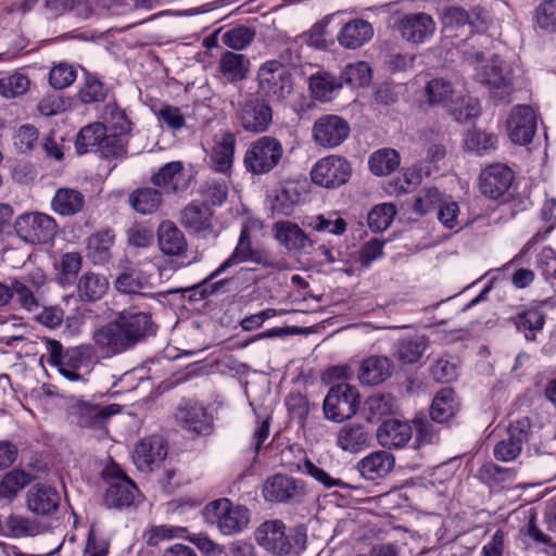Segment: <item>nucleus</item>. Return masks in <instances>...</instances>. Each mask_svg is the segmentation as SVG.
<instances>
[{"label":"nucleus","instance_id":"nucleus-1","mask_svg":"<svg viewBox=\"0 0 556 556\" xmlns=\"http://www.w3.org/2000/svg\"><path fill=\"white\" fill-rule=\"evenodd\" d=\"M463 60L473 66L477 79L488 86L490 97L496 104H508L516 91L511 66L498 55L485 62L482 50L470 47L463 50Z\"/></svg>","mask_w":556,"mask_h":556},{"label":"nucleus","instance_id":"nucleus-2","mask_svg":"<svg viewBox=\"0 0 556 556\" xmlns=\"http://www.w3.org/2000/svg\"><path fill=\"white\" fill-rule=\"evenodd\" d=\"M424 96L429 106L447 108L459 123H465L479 113L477 102L463 97L453 83L443 77L430 79L425 86Z\"/></svg>","mask_w":556,"mask_h":556},{"label":"nucleus","instance_id":"nucleus-3","mask_svg":"<svg viewBox=\"0 0 556 556\" xmlns=\"http://www.w3.org/2000/svg\"><path fill=\"white\" fill-rule=\"evenodd\" d=\"M205 520L216 526L224 535H235L242 532L250 522V510L242 505L233 504L223 497L208 503L204 510Z\"/></svg>","mask_w":556,"mask_h":556},{"label":"nucleus","instance_id":"nucleus-4","mask_svg":"<svg viewBox=\"0 0 556 556\" xmlns=\"http://www.w3.org/2000/svg\"><path fill=\"white\" fill-rule=\"evenodd\" d=\"M49 363L58 367L60 374L70 381L83 380L81 369L88 370L92 357V348L79 345L63 351L62 344L55 340L47 341Z\"/></svg>","mask_w":556,"mask_h":556},{"label":"nucleus","instance_id":"nucleus-5","mask_svg":"<svg viewBox=\"0 0 556 556\" xmlns=\"http://www.w3.org/2000/svg\"><path fill=\"white\" fill-rule=\"evenodd\" d=\"M103 478L108 484L103 496L105 507L122 510L139 502L138 488L116 465L108 467Z\"/></svg>","mask_w":556,"mask_h":556},{"label":"nucleus","instance_id":"nucleus-6","mask_svg":"<svg viewBox=\"0 0 556 556\" xmlns=\"http://www.w3.org/2000/svg\"><path fill=\"white\" fill-rule=\"evenodd\" d=\"M281 142L271 136H263L253 141L245 151L243 163L253 175H264L271 172L283 155Z\"/></svg>","mask_w":556,"mask_h":556},{"label":"nucleus","instance_id":"nucleus-7","mask_svg":"<svg viewBox=\"0 0 556 556\" xmlns=\"http://www.w3.org/2000/svg\"><path fill=\"white\" fill-rule=\"evenodd\" d=\"M359 394L355 387L341 382L332 386L324 400V414L328 420L342 422L352 418L358 408Z\"/></svg>","mask_w":556,"mask_h":556},{"label":"nucleus","instance_id":"nucleus-8","mask_svg":"<svg viewBox=\"0 0 556 556\" xmlns=\"http://www.w3.org/2000/svg\"><path fill=\"white\" fill-rule=\"evenodd\" d=\"M17 236L27 243L43 244L50 242L58 231L53 217L43 213H24L14 222Z\"/></svg>","mask_w":556,"mask_h":556},{"label":"nucleus","instance_id":"nucleus-9","mask_svg":"<svg viewBox=\"0 0 556 556\" xmlns=\"http://www.w3.org/2000/svg\"><path fill=\"white\" fill-rule=\"evenodd\" d=\"M260 90L274 100L286 99L293 89L291 74L276 60L263 63L257 72Z\"/></svg>","mask_w":556,"mask_h":556},{"label":"nucleus","instance_id":"nucleus-10","mask_svg":"<svg viewBox=\"0 0 556 556\" xmlns=\"http://www.w3.org/2000/svg\"><path fill=\"white\" fill-rule=\"evenodd\" d=\"M350 163L342 156L328 155L313 166L311 170L312 181L324 188H338L344 185L351 177Z\"/></svg>","mask_w":556,"mask_h":556},{"label":"nucleus","instance_id":"nucleus-11","mask_svg":"<svg viewBox=\"0 0 556 556\" xmlns=\"http://www.w3.org/2000/svg\"><path fill=\"white\" fill-rule=\"evenodd\" d=\"M394 27L405 41L422 45L433 37L437 24L430 14L416 12L399 17Z\"/></svg>","mask_w":556,"mask_h":556},{"label":"nucleus","instance_id":"nucleus-12","mask_svg":"<svg viewBox=\"0 0 556 556\" xmlns=\"http://www.w3.org/2000/svg\"><path fill=\"white\" fill-rule=\"evenodd\" d=\"M236 118L249 132H264L273 122L271 108L261 99H250L239 104Z\"/></svg>","mask_w":556,"mask_h":556},{"label":"nucleus","instance_id":"nucleus-13","mask_svg":"<svg viewBox=\"0 0 556 556\" xmlns=\"http://www.w3.org/2000/svg\"><path fill=\"white\" fill-rule=\"evenodd\" d=\"M121 412V405H100L79 400L71 406L73 420L83 428H103L108 419Z\"/></svg>","mask_w":556,"mask_h":556},{"label":"nucleus","instance_id":"nucleus-14","mask_svg":"<svg viewBox=\"0 0 556 556\" xmlns=\"http://www.w3.org/2000/svg\"><path fill=\"white\" fill-rule=\"evenodd\" d=\"M312 131L318 146L332 149L346 140L350 126L345 119L338 115H324L314 123Z\"/></svg>","mask_w":556,"mask_h":556},{"label":"nucleus","instance_id":"nucleus-15","mask_svg":"<svg viewBox=\"0 0 556 556\" xmlns=\"http://www.w3.org/2000/svg\"><path fill=\"white\" fill-rule=\"evenodd\" d=\"M536 114L531 106H515L506 124L509 139L519 146L530 143L536 131Z\"/></svg>","mask_w":556,"mask_h":556},{"label":"nucleus","instance_id":"nucleus-16","mask_svg":"<svg viewBox=\"0 0 556 556\" xmlns=\"http://www.w3.org/2000/svg\"><path fill=\"white\" fill-rule=\"evenodd\" d=\"M116 319L129 349L154 333V324L149 313L123 309Z\"/></svg>","mask_w":556,"mask_h":556},{"label":"nucleus","instance_id":"nucleus-17","mask_svg":"<svg viewBox=\"0 0 556 556\" xmlns=\"http://www.w3.org/2000/svg\"><path fill=\"white\" fill-rule=\"evenodd\" d=\"M263 496L267 502L287 503L304 495V483L287 475L269 477L263 485Z\"/></svg>","mask_w":556,"mask_h":556},{"label":"nucleus","instance_id":"nucleus-18","mask_svg":"<svg viewBox=\"0 0 556 556\" xmlns=\"http://www.w3.org/2000/svg\"><path fill=\"white\" fill-rule=\"evenodd\" d=\"M530 421L521 418L513 422L507 431V438L500 441L493 450L494 457L501 462L514 460L522 450L523 443L528 440Z\"/></svg>","mask_w":556,"mask_h":556},{"label":"nucleus","instance_id":"nucleus-19","mask_svg":"<svg viewBox=\"0 0 556 556\" xmlns=\"http://www.w3.org/2000/svg\"><path fill=\"white\" fill-rule=\"evenodd\" d=\"M255 540L258 545L266 551L287 555L291 549V544L286 535V527L280 520H267L255 530Z\"/></svg>","mask_w":556,"mask_h":556},{"label":"nucleus","instance_id":"nucleus-20","mask_svg":"<svg viewBox=\"0 0 556 556\" xmlns=\"http://www.w3.org/2000/svg\"><path fill=\"white\" fill-rule=\"evenodd\" d=\"M94 346L105 356H113L129 350L123 330L115 318L92 332Z\"/></svg>","mask_w":556,"mask_h":556},{"label":"nucleus","instance_id":"nucleus-21","mask_svg":"<svg viewBox=\"0 0 556 556\" xmlns=\"http://www.w3.org/2000/svg\"><path fill=\"white\" fill-rule=\"evenodd\" d=\"M513 179V173L507 166L491 165L480 174V190L484 195L497 199L509 189Z\"/></svg>","mask_w":556,"mask_h":556},{"label":"nucleus","instance_id":"nucleus-22","mask_svg":"<svg viewBox=\"0 0 556 556\" xmlns=\"http://www.w3.org/2000/svg\"><path fill=\"white\" fill-rule=\"evenodd\" d=\"M167 455L165 441L161 437L142 439L134 452V462L139 470H152L159 466Z\"/></svg>","mask_w":556,"mask_h":556},{"label":"nucleus","instance_id":"nucleus-23","mask_svg":"<svg viewBox=\"0 0 556 556\" xmlns=\"http://www.w3.org/2000/svg\"><path fill=\"white\" fill-rule=\"evenodd\" d=\"M157 243L166 256L185 257L188 242L184 232L170 220H164L157 228Z\"/></svg>","mask_w":556,"mask_h":556},{"label":"nucleus","instance_id":"nucleus-24","mask_svg":"<svg viewBox=\"0 0 556 556\" xmlns=\"http://www.w3.org/2000/svg\"><path fill=\"white\" fill-rule=\"evenodd\" d=\"M236 143V137L230 131H224L215 136L214 146L208 155V164L215 172L226 174L230 170L233 163Z\"/></svg>","mask_w":556,"mask_h":556},{"label":"nucleus","instance_id":"nucleus-25","mask_svg":"<svg viewBox=\"0 0 556 556\" xmlns=\"http://www.w3.org/2000/svg\"><path fill=\"white\" fill-rule=\"evenodd\" d=\"M394 465L395 459L391 453L377 451L363 457L357 463V470L364 479L376 481L388 476L394 468Z\"/></svg>","mask_w":556,"mask_h":556},{"label":"nucleus","instance_id":"nucleus-26","mask_svg":"<svg viewBox=\"0 0 556 556\" xmlns=\"http://www.w3.org/2000/svg\"><path fill=\"white\" fill-rule=\"evenodd\" d=\"M392 361L382 355H371L365 358L358 369V380L362 384L376 386L391 377Z\"/></svg>","mask_w":556,"mask_h":556},{"label":"nucleus","instance_id":"nucleus-27","mask_svg":"<svg viewBox=\"0 0 556 556\" xmlns=\"http://www.w3.org/2000/svg\"><path fill=\"white\" fill-rule=\"evenodd\" d=\"M374 36L372 25L363 18H354L345 23L337 35L340 46L357 49L367 43Z\"/></svg>","mask_w":556,"mask_h":556},{"label":"nucleus","instance_id":"nucleus-28","mask_svg":"<svg viewBox=\"0 0 556 556\" xmlns=\"http://www.w3.org/2000/svg\"><path fill=\"white\" fill-rule=\"evenodd\" d=\"M413 430L409 424L397 419L383 421L377 430L379 443L387 448H401L412 439Z\"/></svg>","mask_w":556,"mask_h":556},{"label":"nucleus","instance_id":"nucleus-29","mask_svg":"<svg viewBox=\"0 0 556 556\" xmlns=\"http://www.w3.org/2000/svg\"><path fill=\"white\" fill-rule=\"evenodd\" d=\"M27 507L37 515H49L54 513L60 505L58 491L47 484L37 483L27 492Z\"/></svg>","mask_w":556,"mask_h":556},{"label":"nucleus","instance_id":"nucleus-30","mask_svg":"<svg viewBox=\"0 0 556 556\" xmlns=\"http://www.w3.org/2000/svg\"><path fill=\"white\" fill-rule=\"evenodd\" d=\"M369 433L358 422L345 424L336 433V446L343 452L358 453L368 446Z\"/></svg>","mask_w":556,"mask_h":556},{"label":"nucleus","instance_id":"nucleus-31","mask_svg":"<svg viewBox=\"0 0 556 556\" xmlns=\"http://www.w3.org/2000/svg\"><path fill=\"white\" fill-rule=\"evenodd\" d=\"M152 280L153 274L142 269H131L118 275L114 285L121 293L149 296L151 293L147 290L153 288Z\"/></svg>","mask_w":556,"mask_h":556},{"label":"nucleus","instance_id":"nucleus-32","mask_svg":"<svg viewBox=\"0 0 556 556\" xmlns=\"http://www.w3.org/2000/svg\"><path fill=\"white\" fill-rule=\"evenodd\" d=\"M177 422L187 431L195 434H206L211 428V421L204 407L188 403L179 406L175 415Z\"/></svg>","mask_w":556,"mask_h":556},{"label":"nucleus","instance_id":"nucleus-33","mask_svg":"<svg viewBox=\"0 0 556 556\" xmlns=\"http://www.w3.org/2000/svg\"><path fill=\"white\" fill-rule=\"evenodd\" d=\"M85 206V197L72 188H60L51 201L54 213L61 216H73L81 212Z\"/></svg>","mask_w":556,"mask_h":556},{"label":"nucleus","instance_id":"nucleus-34","mask_svg":"<svg viewBox=\"0 0 556 556\" xmlns=\"http://www.w3.org/2000/svg\"><path fill=\"white\" fill-rule=\"evenodd\" d=\"M250 67L249 59L240 53L225 52L218 64L222 77L231 84L247 78Z\"/></svg>","mask_w":556,"mask_h":556},{"label":"nucleus","instance_id":"nucleus-35","mask_svg":"<svg viewBox=\"0 0 556 556\" xmlns=\"http://www.w3.org/2000/svg\"><path fill=\"white\" fill-rule=\"evenodd\" d=\"M114 240L115 233L111 229H104L91 235L87 239V256L93 264H105L111 258V249Z\"/></svg>","mask_w":556,"mask_h":556},{"label":"nucleus","instance_id":"nucleus-36","mask_svg":"<svg viewBox=\"0 0 556 556\" xmlns=\"http://www.w3.org/2000/svg\"><path fill=\"white\" fill-rule=\"evenodd\" d=\"M276 240L289 250H302L312 244L307 235L294 223L278 222L274 225Z\"/></svg>","mask_w":556,"mask_h":556},{"label":"nucleus","instance_id":"nucleus-37","mask_svg":"<svg viewBox=\"0 0 556 556\" xmlns=\"http://www.w3.org/2000/svg\"><path fill=\"white\" fill-rule=\"evenodd\" d=\"M545 319L546 315L543 311L536 307H525L516 314L514 324L528 341H533L536 338V332L543 329Z\"/></svg>","mask_w":556,"mask_h":556},{"label":"nucleus","instance_id":"nucleus-38","mask_svg":"<svg viewBox=\"0 0 556 556\" xmlns=\"http://www.w3.org/2000/svg\"><path fill=\"white\" fill-rule=\"evenodd\" d=\"M458 409V402L452 389L439 391L430 408V416L433 421L445 422L452 418Z\"/></svg>","mask_w":556,"mask_h":556},{"label":"nucleus","instance_id":"nucleus-39","mask_svg":"<svg viewBox=\"0 0 556 556\" xmlns=\"http://www.w3.org/2000/svg\"><path fill=\"white\" fill-rule=\"evenodd\" d=\"M253 248L251 244V239L249 235L248 228H243L241 230L238 243L231 253V255L225 260L212 274L211 278H217L220 276L224 271H226L228 268L238 265L240 263L249 262L252 253Z\"/></svg>","mask_w":556,"mask_h":556},{"label":"nucleus","instance_id":"nucleus-40","mask_svg":"<svg viewBox=\"0 0 556 556\" xmlns=\"http://www.w3.org/2000/svg\"><path fill=\"white\" fill-rule=\"evenodd\" d=\"M108 279L96 273H85L78 281V295L85 301L94 302L100 300L108 291Z\"/></svg>","mask_w":556,"mask_h":556},{"label":"nucleus","instance_id":"nucleus-41","mask_svg":"<svg viewBox=\"0 0 556 556\" xmlns=\"http://www.w3.org/2000/svg\"><path fill=\"white\" fill-rule=\"evenodd\" d=\"M112 138H106V127L102 123H93L85 126L78 132L75 147L78 154H85L92 148L99 147L102 142H109Z\"/></svg>","mask_w":556,"mask_h":556},{"label":"nucleus","instance_id":"nucleus-42","mask_svg":"<svg viewBox=\"0 0 556 556\" xmlns=\"http://www.w3.org/2000/svg\"><path fill=\"white\" fill-rule=\"evenodd\" d=\"M154 186L163 188L166 192H176L184 180V166L181 162H169L152 176Z\"/></svg>","mask_w":556,"mask_h":556},{"label":"nucleus","instance_id":"nucleus-43","mask_svg":"<svg viewBox=\"0 0 556 556\" xmlns=\"http://www.w3.org/2000/svg\"><path fill=\"white\" fill-rule=\"evenodd\" d=\"M400 163L399 152L390 148L374 152L368 160L369 169L376 176L390 175L400 166Z\"/></svg>","mask_w":556,"mask_h":556},{"label":"nucleus","instance_id":"nucleus-44","mask_svg":"<svg viewBox=\"0 0 556 556\" xmlns=\"http://www.w3.org/2000/svg\"><path fill=\"white\" fill-rule=\"evenodd\" d=\"M31 479V475L22 469L15 468L7 472L0 482V498L13 501Z\"/></svg>","mask_w":556,"mask_h":556},{"label":"nucleus","instance_id":"nucleus-45","mask_svg":"<svg viewBox=\"0 0 556 556\" xmlns=\"http://www.w3.org/2000/svg\"><path fill=\"white\" fill-rule=\"evenodd\" d=\"M129 203L136 212L142 215L152 214L161 206L162 194L153 188L137 189L129 195Z\"/></svg>","mask_w":556,"mask_h":556},{"label":"nucleus","instance_id":"nucleus-46","mask_svg":"<svg viewBox=\"0 0 556 556\" xmlns=\"http://www.w3.org/2000/svg\"><path fill=\"white\" fill-rule=\"evenodd\" d=\"M342 87L340 78L328 72H317L309 77V89L315 99L319 101H329L332 93Z\"/></svg>","mask_w":556,"mask_h":556},{"label":"nucleus","instance_id":"nucleus-47","mask_svg":"<svg viewBox=\"0 0 556 556\" xmlns=\"http://www.w3.org/2000/svg\"><path fill=\"white\" fill-rule=\"evenodd\" d=\"M427 348V339L424 336L404 338L396 343V356L404 364H413L419 361Z\"/></svg>","mask_w":556,"mask_h":556},{"label":"nucleus","instance_id":"nucleus-48","mask_svg":"<svg viewBox=\"0 0 556 556\" xmlns=\"http://www.w3.org/2000/svg\"><path fill=\"white\" fill-rule=\"evenodd\" d=\"M180 222L195 232L204 231L211 227L210 211L206 206L191 203L181 211Z\"/></svg>","mask_w":556,"mask_h":556},{"label":"nucleus","instance_id":"nucleus-49","mask_svg":"<svg viewBox=\"0 0 556 556\" xmlns=\"http://www.w3.org/2000/svg\"><path fill=\"white\" fill-rule=\"evenodd\" d=\"M340 80L351 87H364L371 80V68L363 61L348 64L341 72Z\"/></svg>","mask_w":556,"mask_h":556},{"label":"nucleus","instance_id":"nucleus-50","mask_svg":"<svg viewBox=\"0 0 556 556\" xmlns=\"http://www.w3.org/2000/svg\"><path fill=\"white\" fill-rule=\"evenodd\" d=\"M535 27L544 34H556V0L542 1L534 11Z\"/></svg>","mask_w":556,"mask_h":556},{"label":"nucleus","instance_id":"nucleus-51","mask_svg":"<svg viewBox=\"0 0 556 556\" xmlns=\"http://www.w3.org/2000/svg\"><path fill=\"white\" fill-rule=\"evenodd\" d=\"M395 214L396 208L393 204H378L368 213V226L374 232L383 231L391 225Z\"/></svg>","mask_w":556,"mask_h":556},{"label":"nucleus","instance_id":"nucleus-52","mask_svg":"<svg viewBox=\"0 0 556 556\" xmlns=\"http://www.w3.org/2000/svg\"><path fill=\"white\" fill-rule=\"evenodd\" d=\"M298 468L302 473L312 477L326 489H331L336 486L342 489L349 488V485L345 482L338 478L331 477L323 468L315 465L309 458H304L303 462L298 465Z\"/></svg>","mask_w":556,"mask_h":556},{"label":"nucleus","instance_id":"nucleus-53","mask_svg":"<svg viewBox=\"0 0 556 556\" xmlns=\"http://www.w3.org/2000/svg\"><path fill=\"white\" fill-rule=\"evenodd\" d=\"M309 226L318 232L328 231L331 235L341 236L346 231L348 223L338 213L333 212L328 215L313 217Z\"/></svg>","mask_w":556,"mask_h":556},{"label":"nucleus","instance_id":"nucleus-54","mask_svg":"<svg viewBox=\"0 0 556 556\" xmlns=\"http://www.w3.org/2000/svg\"><path fill=\"white\" fill-rule=\"evenodd\" d=\"M109 88L97 77L88 75L83 87L79 90V98L83 103H96L104 101Z\"/></svg>","mask_w":556,"mask_h":556},{"label":"nucleus","instance_id":"nucleus-55","mask_svg":"<svg viewBox=\"0 0 556 556\" xmlns=\"http://www.w3.org/2000/svg\"><path fill=\"white\" fill-rule=\"evenodd\" d=\"M366 407L371 419H379L393 414L396 403L391 394H374L367 399Z\"/></svg>","mask_w":556,"mask_h":556},{"label":"nucleus","instance_id":"nucleus-56","mask_svg":"<svg viewBox=\"0 0 556 556\" xmlns=\"http://www.w3.org/2000/svg\"><path fill=\"white\" fill-rule=\"evenodd\" d=\"M466 148L478 155H485L495 149L496 137L480 130H473L467 134L465 139Z\"/></svg>","mask_w":556,"mask_h":556},{"label":"nucleus","instance_id":"nucleus-57","mask_svg":"<svg viewBox=\"0 0 556 556\" xmlns=\"http://www.w3.org/2000/svg\"><path fill=\"white\" fill-rule=\"evenodd\" d=\"M536 268L552 287H556V252L551 247H544L536 256Z\"/></svg>","mask_w":556,"mask_h":556},{"label":"nucleus","instance_id":"nucleus-58","mask_svg":"<svg viewBox=\"0 0 556 556\" xmlns=\"http://www.w3.org/2000/svg\"><path fill=\"white\" fill-rule=\"evenodd\" d=\"M29 88V79L21 73L0 78V94L4 98H15L24 94Z\"/></svg>","mask_w":556,"mask_h":556},{"label":"nucleus","instance_id":"nucleus-59","mask_svg":"<svg viewBox=\"0 0 556 556\" xmlns=\"http://www.w3.org/2000/svg\"><path fill=\"white\" fill-rule=\"evenodd\" d=\"M255 36V31L250 27L237 26L227 30L223 37V42L235 50L244 49L249 46Z\"/></svg>","mask_w":556,"mask_h":556},{"label":"nucleus","instance_id":"nucleus-60","mask_svg":"<svg viewBox=\"0 0 556 556\" xmlns=\"http://www.w3.org/2000/svg\"><path fill=\"white\" fill-rule=\"evenodd\" d=\"M12 291L15 301L28 312H36L39 303L34 295V290L28 286L27 280H14Z\"/></svg>","mask_w":556,"mask_h":556},{"label":"nucleus","instance_id":"nucleus-61","mask_svg":"<svg viewBox=\"0 0 556 556\" xmlns=\"http://www.w3.org/2000/svg\"><path fill=\"white\" fill-rule=\"evenodd\" d=\"M109 547V541L94 526H91L87 535L83 556H108Z\"/></svg>","mask_w":556,"mask_h":556},{"label":"nucleus","instance_id":"nucleus-62","mask_svg":"<svg viewBox=\"0 0 556 556\" xmlns=\"http://www.w3.org/2000/svg\"><path fill=\"white\" fill-rule=\"evenodd\" d=\"M76 76V70L72 65L60 63L50 71L49 81L54 89H63L71 86Z\"/></svg>","mask_w":556,"mask_h":556},{"label":"nucleus","instance_id":"nucleus-63","mask_svg":"<svg viewBox=\"0 0 556 556\" xmlns=\"http://www.w3.org/2000/svg\"><path fill=\"white\" fill-rule=\"evenodd\" d=\"M81 268V256L77 252L64 253L59 262L60 280L70 281L76 277Z\"/></svg>","mask_w":556,"mask_h":556},{"label":"nucleus","instance_id":"nucleus-64","mask_svg":"<svg viewBox=\"0 0 556 556\" xmlns=\"http://www.w3.org/2000/svg\"><path fill=\"white\" fill-rule=\"evenodd\" d=\"M104 114L114 131L119 135H126L130 131V121L122 109L115 104H108Z\"/></svg>","mask_w":556,"mask_h":556}]
</instances>
